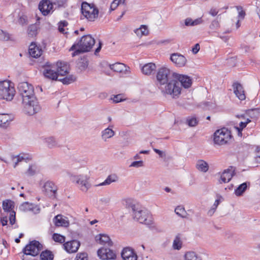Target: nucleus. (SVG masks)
Instances as JSON below:
<instances>
[{
	"mask_svg": "<svg viewBox=\"0 0 260 260\" xmlns=\"http://www.w3.org/2000/svg\"><path fill=\"white\" fill-rule=\"evenodd\" d=\"M12 120L11 115L7 114H0V126L7 127Z\"/></svg>",
	"mask_w": 260,
	"mask_h": 260,
	"instance_id": "27",
	"label": "nucleus"
},
{
	"mask_svg": "<svg viewBox=\"0 0 260 260\" xmlns=\"http://www.w3.org/2000/svg\"><path fill=\"white\" fill-rule=\"evenodd\" d=\"M55 68L49 62H47L44 66L43 75L45 77L53 80H58V73L53 69Z\"/></svg>",
	"mask_w": 260,
	"mask_h": 260,
	"instance_id": "14",
	"label": "nucleus"
},
{
	"mask_svg": "<svg viewBox=\"0 0 260 260\" xmlns=\"http://www.w3.org/2000/svg\"><path fill=\"white\" fill-rule=\"evenodd\" d=\"M15 214L16 213L14 211H13L11 212H10V216H9V220H10V223L11 225L14 224L15 222V220H16Z\"/></svg>",
	"mask_w": 260,
	"mask_h": 260,
	"instance_id": "55",
	"label": "nucleus"
},
{
	"mask_svg": "<svg viewBox=\"0 0 260 260\" xmlns=\"http://www.w3.org/2000/svg\"><path fill=\"white\" fill-rule=\"evenodd\" d=\"M68 25V22L67 21H66V20L60 21L58 23V30H59V31L62 34H67V32H65L64 27L67 26Z\"/></svg>",
	"mask_w": 260,
	"mask_h": 260,
	"instance_id": "46",
	"label": "nucleus"
},
{
	"mask_svg": "<svg viewBox=\"0 0 260 260\" xmlns=\"http://www.w3.org/2000/svg\"><path fill=\"white\" fill-rule=\"evenodd\" d=\"M186 123L189 126H195L198 124V120L194 116H188L186 118Z\"/></svg>",
	"mask_w": 260,
	"mask_h": 260,
	"instance_id": "40",
	"label": "nucleus"
},
{
	"mask_svg": "<svg viewBox=\"0 0 260 260\" xmlns=\"http://www.w3.org/2000/svg\"><path fill=\"white\" fill-rule=\"evenodd\" d=\"M25 159H30L28 156H26V155H23L22 156L18 155L16 157H14L13 158V161L14 163V168H16L18 162Z\"/></svg>",
	"mask_w": 260,
	"mask_h": 260,
	"instance_id": "42",
	"label": "nucleus"
},
{
	"mask_svg": "<svg viewBox=\"0 0 260 260\" xmlns=\"http://www.w3.org/2000/svg\"><path fill=\"white\" fill-rule=\"evenodd\" d=\"M176 73L173 72L169 68L162 67L158 69L156 73V85L160 88L167 82L175 78Z\"/></svg>",
	"mask_w": 260,
	"mask_h": 260,
	"instance_id": "6",
	"label": "nucleus"
},
{
	"mask_svg": "<svg viewBox=\"0 0 260 260\" xmlns=\"http://www.w3.org/2000/svg\"><path fill=\"white\" fill-rule=\"evenodd\" d=\"M153 150L159 155V157L162 158L164 161H168L170 159V157L167 155L165 151L156 148H153Z\"/></svg>",
	"mask_w": 260,
	"mask_h": 260,
	"instance_id": "44",
	"label": "nucleus"
},
{
	"mask_svg": "<svg viewBox=\"0 0 260 260\" xmlns=\"http://www.w3.org/2000/svg\"><path fill=\"white\" fill-rule=\"evenodd\" d=\"M173 247L174 249L179 250L182 247V242L180 241V237L176 236L173 241Z\"/></svg>",
	"mask_w": 260,
	"mask_h": 260,
	"instance_id": "43",
	"label": "nucleus"
},
{
	"mask_svg": "<svg viewBox=\"0 0 260 260\" xmlns=\"http://www.w3.org/2000/svg\"><path fill=\"white\" fill-rule=\"evenodd\" d=\"M175 78L184 88H188L192 85V79L187 75L176 73Z\"/></svg>",
	"mask_w": 260,
	"mask_h": 260,
	"instance_id": "17",
	"label": "nucleus"
},
{
	"mask_svg": "<svg viewBox=\"0 0 260 260\" xmlns=\"http://www.w3.org/2000/svg\"><path fill=\"white\" fill-rule=\"evenodd\" d=\"M19 209L23 212L32 211L39 212L40 209L36 205L28 202H25L21 204L19 206Z\"/></svg>",
	"mask_w": 260,
	"mask_h": 260,
	"instance_id": "21",
	"label": "nucleus"
},
{
	"mask_svg": "<svg viewBox=\"0 0 260 260\" xmlns=\"http://www.w3.org/2000/svg\"><path fill=\"white\" fill-rule=\"evenodd\" d=\"M43 248L42 244L38 241L33 240L25 246L23 249V252L25 255L35 256L39 254Z\"/></svg>",
	"mask_w": 260,
	"mask_h": 260,
	"instance_id": "10",
	"label": "nucleus"
},
{
	"mask_svg": "<svg viewBox=\"0 0 260 260\" xmlns=\"http://www.w3.org/2000/svg\"><path fill=\"white\" fill-rule=\"evenodd\" d=\"M18 23L22 25H26L27 24V17L25 15H23L20 16L18 19Z\"/></svg>",
	"mask_w": 260,
	"mask_h": 260,
	"instance_id": "53",
	"label": "nucleus"
},
{
	"mask_svg": "<svg viewBox=\"0 0 260 260\" xmlns=\"http://www.w3.org/2000/svg\"><path fill=\"white\" fill-rule=\"evenodd\" d=\"M219 203H220L219 199H216L215 200L211 210L213 211V212H214L215 211V210H216V209L217 208V206H218Z\"/></svg>",
	"mask_w": 260,
	"mask_h": 260,
	"instance_id": "62",
	"label": "nucleus"
},
{
	"mask_svg": "<svg viewBox=\"0 0 260 260\" xmlns=\"http://www.w3.org/2000/svg\"><path fill=\"white\" fill-rule=\"evenodd\" d=\"M117 179L118 177L115 174H111L109 175L103 182L101 183L98 185H95V186L109 185L112 182H116Z\"/></svg>",
	"mask_w": 260,
	"mask_h": 260,
	"instance_id": "31",
	"label": "nucleus"
},
{
	"mask_svg": "<svg viewBox=\"0 0 260 260\" xmlns=\"http://www.w3.org/2000/svg\"><path fill=\"white\" fill-rule=\"evenodd\" d=\"M123 260H137L138 257L135 251L129 248H124L121 253Z\"/></svg>",
	"mask_w": 260,
	"mask_h": 260,
	"instance_id": "19",
	"label": "nucleus"
},
{
	"mask_svg": "<svg viewBox=\"0 0 260 260\" xmlns=\"http://www.w3.org/2000/svg\"><path fill=\"white\" fill-rule=\"evenodd\" d=\"M100 201L103 204L107 205L110 202V199L109 198H103L100 200Z\"/></svg>",
	"mask_w": 260,
	"mask_h": 260,
	"instance_id": "63",
	"label": "nucleus"
},
{
	"mask_svg": "<svg viewBox=\"0 0 260 260\" xmlns=\"http://www.w3.org/2000/svg\"><path fill=\"white\" fill-rule=\"evenodd\" d=\"M144 166L142 160L133 161L129 166L131 167L139 168Z\"/></svg>",
	"mask_w": 260,
	"mask_h": 260,
	"instance_id": "52",
	"label": "nucleus"
},
{
	"mask_svg": "<svg viewBox=\"0 0 260 260\" xmlns=\"http://www.w3.org/2000/svg\"><path fill=\"white\" fill-rule=\"evenodd\" d=\"M164 95H170L173 99H177L181 94L182 87L176 78H174L159 88Z\"/></svg>",
	"mask_w": 260,
	"mask_h": 260,
	"instance_id": "4",
	"label": "nucleus"
},
{
	"mask_svg": "<svg viewBox=\"0 0 260 260\" xmlns=\"http://www.w3.org/2000/svg\"><path fill=\"white\" fill-rule=\"evenodd\" d=\"M76 77L73 75L67 76L62 79H58V80L61 81L63 84H69L76 80Z\"/></svg>",
	"mask_w": 260,
	"mask_h": 260,
	"instance_id": "35",
	"label": "nucleus"
},
{
	"mask_svg": "<svg viewBox=\"0 0 260 260\" xmlns=\"http://www.w3.org/2000/svg\"><path fill=\"white\" fill-rule=\"evenodd\" d=\"M87 254L85 252L78 253L75 260H88Z\"/></svg>",
	"mask_w": 260,
	"mask_h": 260,
	"instance_id": "49",
	"label": "nucleus"
},
{
	"mask_svg": "<svg viewBox=\"0 0 260 260\" xmlns=\"http://www.w3.org/2000/svg\"><path fill=\"white\" fill-rule=\"evenodd\" d=\"M80 246V242L76 240L68 241L63 244L64 248L68 253L76 252L78 250Z\"/></svg>",
	"mask_w": 260,
	"mask_h": 260,
	"instance_id": "18",
	"label": "nucleus"
},
{
	"mask_svg": "<svg viewBox=\"0 0 260 260\" xmlns=\"http://www.w3.org/2000/svg\"><path fill=\"white\" fill-rule=\"evenodd\" d=\"M214 141L215 144L223 145H232L234 141V138L231 131L226 127H222L216 130L214 134Z\"/></svg>",
	"mask_w": 260,
	"mask_h": 260,
	"instance_id": "5",
	"label": "nucleus"
},
{
	"mask_svg": "<svg viewBox=\"0 0 260 260\" xmlns=\"http://www.w3.org/2000/svg\"><path fill=\"white\" fill-rule=\"evenodd\" d=\"M176 214L181 217L182 218H186V212L184 208L181 206H177L175 210Z\"/></svg>",
	"mask_w": 260,
	"mask_h": 260,
	"instance_id": "38",
	"label": "nucleus"
},
{
	"mask_svg": "<svg viewBox=\"0 0 260 260\" xmlns=\"http://www.w3.org/2000/svg\"><path fill=\"white\" fill-rule=\"evenodd\" d=\"M94 44L95 40L91 35H84L79 41L72 45L70 50L74 51L72 53V56H74L81 53L89 52Z\"/></svg>",
	"mask_w": 260,
	"mask_h": 260,
	"instance_id": "2",
	"label": "nucleus"
},
{
	"mask_svg": "<svg viewBox=\"0 0 260 260\" xmlns=\"http://www.w3.org/2000/svg\"><path fill=\"white\" fill-rule=\"evenodd\" d=\"M140 31L142 35H147L148 34L147 27L145 25H142L140 28L137 29L136 33L139 34Z\"/></svg>",
	"mask_w": 260,
	"mask_h": 260,
	"instance_id": "50",
	"label": "nucleus"
},
{
	"mask_svg": "<svg viewBox=\"0 0 260 260\" xmlns=\"http://www.w3.org/2000/svg\"><path fill=\"white\" fill-rule=\"evenodd\" d=\"M10 39V35L5 31L0 29V40L7 41Z\"/></svg>",
	"mask_w": 260,
	"mask_h": 260,
	"instance_id": "47",
	"label": "nucleus"
},
{
	"mask_svg": "<svg viewBox=\"0 0 260 260\" xmlns=\"http://www.w3.org/2000/svg\"><path fill=\"white\" fill-rule=\"evenodd\" d=\"M110 68L112 70L118 73L126 71V67L125 64L119 62L110 65Z\"/></svg>",
	"mask_w": 260,
	"mask_h": 260,
	"instance_id": "28",
	"label": "nucleus"
},
{
	"mask_svg": "<svg viewBox=\"0 0 260 260\" xmlns=\"http://www.w3.org/2000/svg\"><path fill=\"white\" fill-rule=\"evenodd\" d=\"M17 88L22 99L25 113L33 115L40 111L41 108L35 95L33 86L27 82H23L18 84Z\"/></svg>",
	"mask_w": 260,
	"mask_h": 260,
	"instance_id": "1",
	"label": "nucleus"
},
{
	"mask_svg": "<svg viewBox=\"0 0 260 260\" xmlns=\"http://www.w3.org/2000/svg\"><path fill=\"white\" fill-rule=\"evenodd\" d=\"M13 83L9 80L0 81V99L11 101L15 94Z\"/></svg>",
	"mask_w": 260,
	"mask_h": 260,
	"instance_id": "7",
	"label": "nucleus"
},
{
	"mask_svg": "<svg viewBox=\"0 0 260 260\" xmlns=\"http://www.w3.org/2000/svg\"><path fill=\"white\" fill-rule=\"evenodd\" d=\"M233 87L234 93L240 100L242 101L245 99L246 96L244 90L242 85L240 83L238 82L234 83Z\"/></svg>",
	"mask_w": 260,
	"mask_h": 260,
	"instance_id": "20",
	"label": "nucleus"
},
{
	"mask_svg": "<svg viewBox=\"0 0 260 260\" xmlns=\"http://www.w3.org/2000/svg\"><path fill=\"white\" fill-rule=\"evenodd\" d=\"M185 260H202L193 251H188L185 254Z\"/></svg>",
	"mask_w": 260,
	"mask_h": 260,
	"instance_id": "37",
	"label": "nucleus"
},
{
	"mask_svg": "<svg viewBox=\"0 0 260 260\" xmlns=\"http://www.w3.org/2000/svg\"><path fill=\"white\" fill-rule=\"evenodd\" d=\"M81 13L83 15L90 21H94L99 15V9L93 4H88L84 2L81 4Z\"/></svg>",
	"mask_w": 260,
	"mask_h": 260,
	"instance_id": "8",
	"label": "nucleus"
},
{
	"mask_svg": "<svg viewBox=\"0 0 260 260\" xmlns=\"http://www.w3.org/2000/svg\"><path fill=\"white\" fill-rule=\"evenodd\" d=\"M88 65V62L86 58H81L80 59H79L77 62L78 68L81 71L85 70L87 68Z\"/></svg>",
	"mask_w": 260,
	"mask_h": 260,
	"instance_id": "36",
	"label": "nucleus"
},
{
	"mask_svg": "<svg viewBox=\"0 0 260 260\" xmlns=\"http://www.w3.org/2000/svg\"><path fill=\"white\" fill-rule=\"evenodd\" d=\"M14 207V203L10 200H6L3 202V208L5 212H11Z\"/></svg>",
	"mask_w": 260,
	"mask_h": 260,
	"instance_id": "30",
	"label": "nucleus"
},
{
	"mask_svg": "<svg viewBox=\"0 0 260 260\" xmlns=\"http://www.w3.org/2000/svg\"><path fill=\"white\" fill-rule=\"evenodd\" d=\"M247 188V182L240 184L235 190V193L237 197L241 196Z\"/></svg>",
	"mask_w": 260,
	"mask_h": 260,
	"instance_id": "33",
	"label": "nucleus"
},
{
	"mask_svg": "<svg viewBox=\"0 0 260 260\" xmlns=\"http://www.w3.org/2000/svg\"><path fill=\"white\" fill-rule=\"evenodd\" d=\"M46 145L54 146L57 144V141L53 137H49L44 139Z\"/></svg>",
	"mask_w": 260,
	"mask_h": 260,
	"instance_id": "45",
	"label": "nucleus"
},
{
	"mask_svg": "<svg viewBox=\"0 0 260 260\" xmlns=\"http://www.w3.org/2000/svg\"><path fill=\"white\" fill-rule=\"evenodd\" d=\"M119 5V4L118 2V0L113 1V2L111 4V6H110L111 10H112V11L114 10Z\"/></svg>",
	"mask_w": 260,
	"mask_h": 260,
	"instance_id": "58",
	"label": "nucleus"
},
{
	"mask_svg": "<svg viewBox=\"0 0 260 260\" xmlns=\"http://www.w3.org/2000/svg\"><path fill=\"white\" fill-rule=\"evenodd\" d=\"M1 222L3 226L6 225L8 223L7 217V216H2L1 217Z\"/></svg>",
	"mask_w": 260,
	"mask_h": 260,
	"instance_id": "60",
	"label": "nucleus"
},
{
	"mask_svg": "<svg viewBox=\"0 0 260 260\" xmlns=\"http://www.w3.org/2000/svg\"><path fill=\"white\" fill-rule=\"evenodd\" d=\"M197 168L203 172H206L209 169L208 164L203 160H199L196 165Z\"/></svg>",
	"mask_w": 260,
	"mask_h": 260,
	"instance_id": "32",
	"label": "nucleus"
},
{
	"mask_svg": "<svg viewBox=\"0 0 260 260\" xmlns=\"http://www.w3.org/2000/svg\"><path fill=\"white\" fill-rule=\"evenodd\" d=\"M237 10L239 11V17L243 19L245 16V12L243 10L242 7L240 6H236Z\"/></svg>",
	"mask_w": 260,
	"mask_h": 260,
	"instance_id": "54",
	"label": "nucleus"
},
{
	"mask_svg": "<svg viewBox=\"0 0 260 260\" xmlns=\"http://www.w3.org/2000/svg\"><path fill=\"white\" fill-rule=\"evenodd\" d=\"M200 47L199 44L197 43L194 45V46L192 48V52L193 54H196L200 50Z\"/></svg>",
	"mask_w": 260,
	"mask_h": 260,
	"instance_id": "59",
	"label": "nucleus"
},
{
	"mask_svg": "<svg viewBox=\"0 0 260 260\" xmlns=\"http://www.w3.org/2000/svg\"><path fill=\"white\" fill-rule=\"evenodd\" d=\"M53 4L50 0H41L38 5V9L43 15L47 16L53 12Z\"/></svg>",
	"mask_w": 260,
	"mask_h": 260,
	"instance_id": "12",
	"label": "nucleus"
},
{
	"mask_svg": "<svg viewBox=\"0 0 260 260\" xmlns=\"http://www.w3.org/2000/svg\"><path fill=\"white\" fill-rule=\"evenodd\" d=\"M56 72L58 73V76L59 75L63 76L69 73V65L67 63L64 62H57L56 63Z\"/></svg>",
	"mask_w": 260,
	"mask_h": 260,
	"instance_id": "22",
	"label": "nucleus"
},
{
	"mask_svg": "<svg viewBox=\"0 0 260 260\" xmlns=\"http://www.w3.org/2000/svg\"><path fill=\"white\" fill-rule=\"evenodd\" d=\"M43 188V191L47 196L51 199L56 198L57 187L53 182L47 181L44 183Z\"/></svg>",
	"mask_w": 260,
	"mask_h": 260,
	"instance_id": "11",
	"label": "nucleus"
},
{
	"mask_svg": "<svg viewBox=\"0 0 260 260\" xmlns=\"http://www.w3.org/2000/svg\"><path fill=\"white\" fill-rule=\"evenodd\" d=\"M113 100L114 103H118L119 102L123 101L124 100L122 99L121 94H117L114 95Z\"/></svg>",
	"mask_w": 260,
	"mask_h": 260,
	"instance_id": "57",
	"label": "nucleus"
},
{
	"mask_svg": "<svg viewBox=\"0 0 260 260\" xmlns=\"http://www.w3.org/2000/svg\"><path fill=\"white\" fill-rule=\"evenodd\" d=\"M114 134L115 132L111 128L108 127L102 132V139L106 141L107 139L112 137Z\"/></svg>",
	"mask_w": 260,
	"mask_h": 260,
	"instance_id": "34",
	"label": "nucleus"
},
{
	"mask_svg": "<svg viewBox=\"0 0 260 260\" xmlns=\"http://www.w3.org/2000/svg\"><path fill=\"white\" fill-rule=\"evenodd\" d=\"M220 27L219 22L217 20H214L211 22L210 28L211 29H217Z\"/></svg>",
	"mask_w": 260,
	"mask_h": 260,
	"instance_id": "51",
	"label": "nucleus"
},
{
	"mask_svg": "<svg viewBox=\"0 0 260 260\" xmlns=\"http://www.w3.org/2000/svg\"><path fill=\"white\" fill-rule=\"evenodd\" d=\"M52 239L56 242H59L60 243H65V237L57 233H54L53 234Z\"/></svg>",
	"mask_w": 260,
	"mask_h": 260,
	"instance_id": "41",
	"label": "nucleus"
},
{
	"mask_svg": "<svg viewBox=\"0 0 260 260\" xmlns=\"http://www.w3.org/2000/svg\"><path fill=\"white\" fill-rule=\"evenodd\" d=\"M53 221L56 226L68 227L69 225V222L61 214L55 216Z\"/></svg>",
	"mask_w": 260,
	"mask_h": 260,
	"instance_id": "25",
	"label": "nucleus"
},
{
	"mask_svg": "<svg viewBox=\"0 0 260 260\" xmlns=\"http://www.w3.org/2000/svg\"><path fill=\"white\" fill-rule=\"evenodd\" d=\"M171 60L178 67H184L186 63L187 59L183 55L175 53L171 54L170 57Z\"/></svg>",
	"mask_w": 260,
	"mask_h": 260,
	"instance_id": "16",
	"label": "nucleus"
},
{
	"mask_svg": "<svg viewBox=\"0 0 260 260\" xmlns=\"http://www.w3.org/2000/svg\"><path fill=\"white\" fill-rule=\"evenodd\" d=\"M54 5H57L58 7H65L68 0H50Z\"/></svg>",
	"mask_w": 260,
	"mask_h": 260,
	"instance_id": "48",
	"label": "nucleus"
},
{
	"mask_svg": "<svg viewBox=\"0 0 260 260\" xmlns=\"http://www.w3.org/2000/svg\"><path fill=\"white\" fill-rule=\"evenodd\" d=\"M95 241L99 242L100 244L106 245L107 244L109 246H111L113 245V242L111 240L110 237L107 235L99 234L95 236Z\"/></svg>",
	"mask_w": 260,
	"mask_h": 260,
	"instance_id": "23",
	"label": "nucleus"
},
{
	"mask_svg": "<svg viewBox=\"0 0 260 260\" xmlns=\"http://www.w3.org/2000/svg\"><path fill=\"white\" fill-rule=\"evenodd\" d=\"M156 68L155 64L150 62L144 65L141 68V71L143 74L146 75H150L152 74H154Z\"/></svg>",
	"mask_w": 260,
	"mask_h": 260,
	"instance_id": "24",
	"label": "nucleus"
},
{
	"mask_svg": "<svg viewBox=\"0 0 260 260\" xmlns=\"http://www.w3.org/2000/svg\"><path fill=\"white\" fill-rule=\"evenodd\" d=\"M218 13V11H217L216 9L211 8L209 11V14L212 16H215L217 15Z\"/></svg>",
	"mask_w": 260,
	"mask_h": 260,
	"instance_id": "64",
	"label": "nucleus"
},
{
	"mask_svg": "<svg viewBox=\"0 0 260 260\" xmlns=\"http://www.w3.org/2000/svg\"><path fill=\"white\" fill-rule=\"evenodd\" d=\"M38 27L36 24L29 25L27 29V32L29 36L34 37L37 34Z\"/></svg>",
	"mask_w": 260,
	"mask_h": 260,
	"instance_id": "39",
	"label": "nucleus"
},
{
	"mask_svg": "<svg viewBox=\"0 0 260 260\" xmlns=\"http://www.w3.org/2000/svg\"><path fill=\"white\" fill-rule=\"evenodd\" d=\"M193 20L190 18H187L185 20V24L186 26H193Z\"/></svg>",
	"mask_w": 260,
	"mask_h": 260,
	"instance_id": "61",
	"label": "nucleus"
},
{
	"mask_svg": "<svg viewBox=\"0 0 260 260\" xmlns=\"http://www.w3.org/2000/svg\"><path fill=\"white\" fill-rule=\"evenodd\" d=\"M89 179V176L83 174L74 175L71 177L72 182L77 184L81 190L83 192H86L91 187Z\"/></svg>",
	"mask_w": 260,
	"mask_h": 260,
	"instance_id": "9",
	"label": "nucleus"
},
{
	"mask_svg": "<svg viewBox=\"0 0 260 260\" xmlns=\"http://www.w3.org/2000/svg\"><path fill=\"white\" fill-rule=\"evenodd\" d=\"M130 200L126 201V208H131L134 213V218L141 223L150 226L153 223L152 215L146 210H139Z\"/></svg>",
	"mask_w": 260,
	"mask_h": 260,
	"instance_id": "3",
	"label": "nucleus"
},
{
	"mask_svg": "<svg viewBox=\"0 0 260 260\" xmlns=\"http://www.w3.org/2000/svg\"><path fill=\"white\" fill-rule=\"evenodd\" d=\"M36 167L32 165L29 166V168L27 171V173L30 176H33L36 173Z\"/></svg>",
	"mask_w": 260,
	"mask_h": 260,
	"instance_id": "56",
	"label": "nucleus"
},
{
	"mask_svg": "<svg viewBox=\"0 0 260 260\" xmlns=\"http://www.w3.org/2000/svg\"><path fill=\"white\" fill-rule=\"evenodd\" d=\"M54 257L52 252L48 249L42 251L40 254V260H53Z\"/></svg>",
	"mask_w": 260,
	"mask_h": 260,
	"instance_id": "29",
	"label": "nucleus"
},
{
	"mask_svg": "<svg viewBox=\"0 0 260 260\" xmlns=\"http://www.w3.org/2000/svg\"><path fill=\"white\" fill-rule=\"evenodd\" d=\"M42 53V50L40 49L36 44H31L29 48V53L30 55L34 58H37L41 56Z\"/></svg>",
	"mask_w": 260,
	"mask_h": 260,
	"instance_id": "26",
	"label": "nucleus"
},
{
	"mask_svg": "<svg viewBox=\"0 0 260 260\" xmlns=\"http://www.w3.org/2000/svg\"><path fill=\"white\" fill-rule=\"evenodd\" d=\"M98 255L103 260L115 259L116 254L113 250L109 248L103 247L97 251Z\"/></svg>",
	"mask_w": 260,
	"mask_h": 260,
	"instance_id": "13",
	"label": "nucleus"
},
{
	"mask_svg": "<svg viewBox=\"0 0 260 260\" xmlns=\"http://www.w3.org/2000/svg\"><path fill=\"white\" fill-rule=\"evenodd\" d=\"M235 171L236 168L233 166H230L227 169L224 170L220 176L219 183H225L230 182L236 174Z\"/></svg>",
	"mask_w": 260,
	"mask_h": 260,
	"instance_id": "15",
	"label": "nucleus"
}]
</instances>
